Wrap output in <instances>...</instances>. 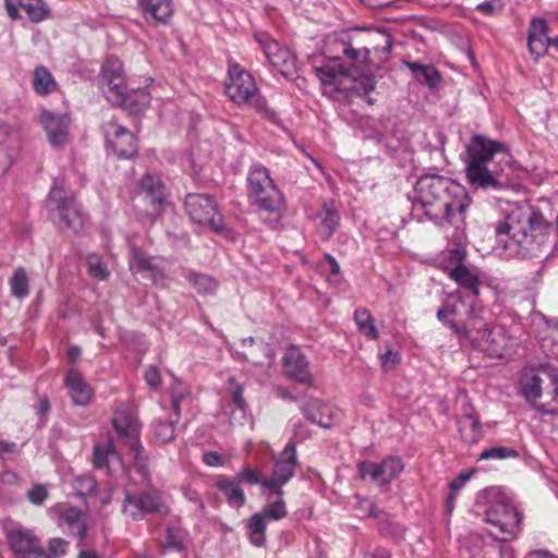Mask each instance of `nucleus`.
<instances>
[{
	"instance_id": "nucleus-14",
	"label": "nucleus",
	"mask_w": 558,
	"mask_h": 558,
	"mask_svg": "<svg viewBox=\"0 0 558 558\" xmlns=\"http://www.w3.org/2000/svg\"><path fill=\"white\" fill-rule=\"evenodd\" d=\"M98 85L109 102L123 101L128 86L123 64L118 58L109 57L102 63Z\"/></svg>"
},
{
	"instance_id": "nucleus-5",
	"label": "nucleus",
	"mask_w": 558,
	"mask_h": 558,
	"mask_svg": "<svg viewBox=\"0 0 558 558\" xmlns=\"http://www.w3.org/2000/svg\"><path fill=\"white\" fill-rule=\"evenodd\" d=\"M248 197L259 215L269 223H277L286 211V199L270 177L269 170L253 165L247 175Z\"/></svg>"
},
{
	"instance_id": "nucleus-19",
	"label": "nucleus",
	"mask_w": 558,
	"mask_h": 558,
	"mask_svg": "<svg viewBox=\"0 0 558 558\" xmlns=\"http://www.w3.org/2000/svg\"><path fill=\"white\" fill-rule=\"evenodd\" d=\"M465 253L462 248H454L448 252V262L446 270L450 279L460 287L470 290L474 295H478L480 279L464 265Z\"/></svg>"
},
{
	"instance_id": "nucleus-44",
	"label": "nucleus",
	"mask_w": 558,
	"mask_h": 558,
	"mask_svg": "<svg viewBox=\"0 0 558 558\" xmlns=\"http://www.w3.org/2000/svg\"><path fill=\"white\" fill-rule=\"evenodd\" d=\"M171 404L174 416L180 418L181 403L190 396L189 387L181 381H175L170 389Z\"/></svg>"
},
{
	"instance_id": "nucleus-55",
	"label": "nucleus",
	"mask_w": 558,
	"mask_h": 558,
	"mask_svg": "<svg viewBox=\"0 0 558 558\" xmlns=\"http://www.w3.org/2000/svg\"><path fill=\"white\" fill-rule=\"evenodd\" d=\"M144 378L146 384L153 389H157L161 384L160 372L155 365H149L145 369Z\"/></svg>"
},
{
	"instance_id": "nucleus-49",
	"label": "nucleus",
	"mask_w": 558,
	"mask_h": 558,
	"mask_svg": "<svg viewBox=\"0 0 558 558\" xmlns=\"http://www.w3.org/2000/svg\"><path fill=\"white\" fill-rule=\"evenodd\" d=\"M70 543L61 537L50 538L47 545L48 554L53 558H60L68 554Z\"/></svg>"
},
{
	"instance_id": "nucleus-45",
	"label": "nucleus",
	"mask_w": 558,
	"mask_h": 558,
	"mask_svg": "<svg viewBox=\"0 0 558 558\" xmlns=\"http://www.w3.org/2000/svg\"><path fill=\"white\" fill-rule=\"evenodd\" d=\"M240 484H246V485H260L263 488H265V483L267 482V478L263 476L262 472L256 469H252L250 466H244L234 476Z\"/></svg>"
},
{
	"instance_id": "nucleus-18",
	"label": "nucleus",
	"mask_w": 558,
	"mask_h": 558,
	"mask_svg": "<svg viewBox=\"0 0 558 558\" xmlns=\"http://www.w3.org/2000/svg\"><path fill=\"white\" fill-rule=\"evenodd\" d=\"M356 468L361 480L364 481L369 477L373 482H378L381 486H389L404 470V464L400 457L390 456L380 463L367 460L361 461L357 463Z\"/></svg>"
},
{
	"instance_id": "nucleus-9",
	"label": "nucleus",
	"mask_w": 558,
	"mask_h": 558,
	"mask_svg": "<svg viewBox=\"0 0 558 558\" xmlns=\"http://www.w3.org/2000/svg\"><path fill=\"white\" fill-rule=\"evenodd\" d=\"M184 208L190 219L216 233L226 230L223 216L214 197L208 194L190 193L185 196Z\"/></svg>"
},
{
	"instance_id": "nucleus-27",
	"label": "nucleus",
	"mask_w": 558,
	"mask_h": 558,
	"mask_svg": "<svg viewBox=\"0 0 558 558\" xmlns=\"http://www.w3.org/2000/svg\"><path fill=\"white\" fill-rule=\"evenodd\" d=\"M93 464L97 470H106L108 474H111L117 465H121V459L112 439L106 444L94 445Z\"/></svg>"
},
{
	"instance_id": "nucleus-11",
	"label": "nucleus",
	"mask_w": 558,
	"mask_h": 558,
	"mask_svg": "<svg viewBox=\"0 0 558 558\" xmlns=\"http://www.w3.org/2000/svg\"><path fill=\"white\" fill-rule=\"evenodd\" d=\"M112 425L117 434L133 453L136 466L144 472L147 464V456L141 444L137 420L125 410H117L112 417Z\"/></svg>"
},
{
	"instance_id": "nucleus-43",
	"label": "nucleus",
	"mask_w": 558,
	"mask_h": 558,
	"mask_svg": "<svg viewBox=\"0 0 558 558\" xmlns=\"http://www.w3.org/2000/svg\"><path fill=\"white\" fill-rule=\"evenodd\" d=\"M122 512L134 521L142 520L145 514L140 504V495L134 496L126 492L122 502Z\"/></svg>"
},
{
	"instance_id": "nucleus-1",
	"label": "nucleus",
	"mask_w": 558,
	"mask_h": 558,
	"mask_svg": "<svg viewBox=\"0 0 558 558\" xmlns=\"http://www.w3.org/2000/svg\"><path fill=\"white\" fill-rule=\"evenodd\" d=\"M383 45H372L369 34L359 31L328 35L324 54L329 63L314 68L323 94L335 101L350 105L354 98L366 97L375 89L374 76H360L371 63L385 62L391 50V40L378 35Z\"/></svg>"
},
{
	"instance_id": "nucleus-59",
	"label": "nucleus",
	"mask_w": 558,
	"mask_h": 558,
	"mask_svg": "<svg viewBox=\"0 0 558 558\" xmlns=\"http://www.w3.org/2000/svg\"><path fill=\"white\" fill-rule=\"evenodd\" d=\"M472 472L459 474L449 485L450 489L454 493L460 490L465 483L470 480Z\"/></svg>"
},
{
	"instance_id": "nucleus-57",
	"label": "nucleus",
	"mask_w": 558,
	"mask_h": 558,
	"mask_svg": "<svg viewBox=\"0 0 558 558\" xmlns=\"http://www.w3.org/2000/svg\"><path fill=\"white\" fill-rule=\"evenodd\" d=\"M203 462L208 466H222L225 464V458L216 451H206L202 457Z\"/></svg>"
},
{
	"instance_id": "nucleus-28",
	"label": "nucleus",
	"mask_w": 558,
	"mask_h": 558,
	"mask_svg": "<svg viewBox=\"0 0 558 558\" xmlns=\"http://www.w3.org/2000/svg\"><path fill=\"white\" fill-rule=\"evenodd\" d=\"M216 487L225 496L229 506L239 509L245 505V493L234 476L218 475L216 477Z\"/></svg>"
},
{
	"instance_id": "nucleus-22",
	"label": "nucleus",
	"mask_w": 558,
	"mask_h": 558,
	"mask_svg": "<svg viewBox=\"0 0 558 558\" xmlns=\"http://www.w3.org/2000/svg\"><path fill=\"white\" fill-rule=\"evenodd\" d=\"M137 10L147 22L166 25L174 12L172 0H136Z\"/></svg>"
},
{
	"instance_id": "nucleus-36",
	"label": "nucleus",
	"mask_w": 558,
	"mask_h": 558,
	"mask_svg": "<svg viewBox=\"0 0 558 558\" xmlns=\"http://www.w3.org/2000/svg\"><path fill=\"white\" fill-rule=\"evenodd\" d=\"M320 219L319 232L328 239L336 231L340 222L339 213L336 210L333 202H324L320 211L317 214Z\"/></svg>"
},
{
	"instance_id": "nucleus-52",
	"label": "nucleus",
	"mask_w": 558,
	"mask_h": 558,
	"mask_svg": "<svg viewBox=\"0 0 558 558\" xmlns=\"http://www.w3.org/2000/svg\"><path fill=\"white\" fill-rule=\"evenodd\" d=\"M166 547L175 550H182V536L181 531L177 527L169 526L166 530Z\"/></svg>"
},
{
	"instance_id": "nucleus-50",
	"label": "nucleus",
	"mask_w": 558,
	"mask_h": 558,
	"mask_svg": "<svg viewBox=\"0 0 558 558\" xmlns=\"http://www.w3.org/2000/svg\"><path fill=\"white\" fill-rule=\"evenodd\" d=\"M421 80H417L420 83H424L429 87H436L440 82V75L437 69L432 64H425L424 68L418 73Z\"/></svg>"
},
{
	"instance_id": "nucleus-47",
	"label": "nucleus",
	"mask_w": 558,
	"mask_h": 558,
	"mask_svg": "<svg viewBox=\"0 0 558 558\" xmlns=\"http://www.w3.org/2000/svg\"><path fill=\"white\" fill-rule=\"evenodd\" d=\"M518 452L510 447H492L480 454V460L515 458Z\"/></svg>"
},
{
	"instance_id": "nucleus-61",
	"label": "nucleus",
	"mask_w": 558,
	"mask_h": 558,
	"mask_svg": "<svg viewBox=\"0 0 558 558\" xmlns=\"http://www.w3.org/2000/svg\"><path fill=\"white\" fill-rule=\"evenodd\" d=\"M51 16V10L44 0H37V23L49 19Z\"/></svg>"
},
{
	"instance_id": "nucleus-29",
	"label": "nucleus",
	"mask_w": 558,
	"mask_h": 558,
	"mask_svg": "<svg viewBox=\"0 0 558 558\" xmlns=\"http://www.w3.org/2000/svg\"><path fill=\"white\" fill-rule=\"evenodd\" d=\"M9 545L20 558H35V539L29 530L13 529L8 533Z\"/></svg>"
},
{
	"instance_id": "nucleus-26",
	"label": "nucleus",
	"mask_w": 558,
	"mask_h": 558,
	"mask_svg": "<svg viewBox=\"0 0 558 558\" xmlns=\"http://www.w3.org/2000/svg\"><path fill=\"white\" fill-rule=\"evenodd\" d=\"M16 132L8 124H0V174L11 167L19 146Z\"/></svg>"
},
{
	"instance_id": "nucleus-20",
	"label": "nucleus",
	"mask_w": 558,
	"mask_h": 558,
	"mask_svg": "<svg viewBox=\"0 0 558 558\" xmlns=\"http://www.w3.org/2000/svg\"><path fill=\"white\" fill-rule=\"evenodd\" d=\"M265 57L271 63V65L283 75L289 76L292 74V71L295 69V57L294 54L287 48L282 47L276 40H267L262 41Z\"/></svg>"
},
{
	"instance_id": "nucleus-58",
	"label": "nucleus",
	"mask_w": 558,
	"mask_h": 558,
	"mask_svg": "<svg viewBox=\"0 0 558 558\" xmlns=\"http://www.w3.org/2000/svg\"><path fill=\"white\" fill-rule=\"evenodd\" d=\"M380 360L383 367L390 369L400 362V355L398 352L388 350L380 356Z\"/></svg>"
},
{
	"instance_id": "nucleus-25",
	"label": "nucleus",
	"mask_w": 558,
	"mask_h": 558,
	"mask_svg": "<svg viewBox=\"0 0 558 558\" xmlns=\"http://www.w3.org/2000/svg\"><path fill=\"white\" fill-rule=\"evenodd\" d=\"M64 380L69 390L68 393L75 405L84 407L89 404L93 389L76 368H71Z\"/></svg>"
},
{
	"instance_id": "nucleus-6",
	"label": "nucleus",
	"mask_w": 558,
	"mask_h": 558,
	"mask_svg": "<svg viewBox=\"0 0 558 558\" xmlns=\"http://www.w3.org/2000/svg\"><path fill=\"white\" fill-rule=\"evenodd\" d=\"M229 83L226 93L231 101L254 109L267 119H274L275 112L268 107L267 100L259 93L254 77L236 63L229 64Z\"/></svg>"
},
{
	"instance_id": "nucleus-41",
	"label": "nucleus",
	"mask_w": 558,
	"mask_h": 558,
	"mask_svg": "<svg viewBox=\"0 0 558 558\" xmlns=\"http://www.w3.org/2000/svg\"><path fill=\"white\" fill-rule=\"evenodd\" d=\"M59 85L45 66H37V95L46 96L57 92Z\"/></svg>"
},
{
	"instance_id": "nucleus-38",
	"label": "nucleus",
	"mask_w": 558,
	"mask_h": 558,
	"mask_svg": "<svg viewBox=\"0 0 558 558\" xmlns=\"http://www.w3.org/2000/svg\"><path fill=\"white\" fill-rule=\"evenodd\" d=\"M178 422L179 418H177V416L170 420L156 418L151 423L154 440L160 444L172 441L174 439L175 424Z\"/></svg>"
},
{
	"instance_id": "nucleus-64",
	"label": "nucleus",
	"mask_w": 558,
	"mask_h": 558,
	"mask_svg": "<svg viewBox=\"0 0 558 558\" xmlns=\"http://www.w3.org/2000/svg\"><path fill=\"white\" fill-rule=\"evenodd\" d=\"M17 475L11 471H4L1 474V482L7 485H14L17 483Z\"/></svg>"
},
{
	"instance_id": "nucleus-17",
	"label": "nucleus",
	"mask_w": 558,
	"mask_h": 558,
	"mask_svg": "<svg viewBox=\"0 0 558 558\" xmlns=\"http://www.w3.org/2000/svg\"><path fill=\"white\" fill-rule=\"evenodd\" d=\"M102 133L108 146L121 159H130L138 151L137 140L134 134L116 120L102 124Z\"/></svg>"
},
{
	"instance_id": "nucleus-37",
	"label": "nucleus",
	"mask_w": 558,
	"mask_h": 558,
	"mask_svg": "<svg viewBox=\"0 0 558 558\" xmlns=\"http://www.w3.org/2000/svg\"><path fill=\"white\" fill-rule=\"evenodd\" d=\"M183 276L199 294H213L218 289V281L206 274L185 269Z\"/></svg>"
},
{
	"instance_id": "nucleus-7",
	"label": "nucleus",
	"mask_w": 558,
	"mask_h": 558,
	"mask_svg": "<svg viewBox=\"0 0 558 558\" xmlns=\"http://www.w3.org/2000/svg\"><path fill=\"white\" fill-rule=\"evenodd\" d=\"M469 335L464 336L462 341L469 342L473 348L485 352L490 357H504L510 345V338L500 326L487 328L484 320L475 315H470Z\"/></svg>"
},
{
	"instance_id": "nucleus-2",
	"label": "nucleus",
	"mask_w": 558,
	"mask_h": 558,
	"mask_svg": "<svg viewBox=\"0 0 558 558\" xmlns=\"http://www.w3.org/2000/svg\"><path fill=\"white\" fill-rule=\"evenodd\" d=\"M413 210L441 226L444 222L459 227L464 222L471 197L457 181L436 173L421 175L413 187Z\"/></svg>"
},
{
	"instance_id": "nucleus-30",
	"label": "nucleus",
	"mask_w": 558,
	"mask_h": 558,
	"mask_svg": "<svg viewBox=\"0 0 558 558\" xmlns=\"http://www.w3.org/2000/svg\"><path fill=\"white\" fill-rule=\"evenodd\" d=\"M59 518L70 529L76 530L78 537V547L85 546V538L87 535V525L85 522L86 512L75 507H61L59 508Z\"/></svg>"
},
{
	"instance_id": "nucleus-51",
	"label": "nucleus",
	"mask_w": 558,
	"mask_h": 558,
	"mask_svg": "<svg viewBox=\"0 0 558 558\" xmlns=\"http://www.w3.org/2000/svg\"><path fill=\"white\" fill-rule=\"evenodd\" d=\"M74 487L80 495H90L96 492L97 483L92 476L83 475L75 478Z\"/></svg>"
},
{
	"instance_id": "nucleus-46",
	"label": "nucleus",
	"mask_w": 558,
	"mask_h": 558,
	"mask_svg": "<svg viewBox=\"0 0 558 558\" xmlns=\"http://www.w3.org/2000/svg\"><path fill=\"white\" fill-rule=\"evenodd\" d=\"M88 274L97 280H105L109 276V271L101 260L100 256L92 254L87 256Z\"/></svg>"
},
{
	"instance_id": "nucleus-54",
	"label": "nucleus",
	"mask_w": 558,
	"mask_h": 558,
	"mask_svg": "<svg viewBox=\"0 0 558 558\" xmlns=\"http://www.w3.org/2000/svg\"><path fill=\"white\" fill-rule=\"evenodd\" d=\"M446 306H447V311H448V316H451L450 318H461V319L468 318L466 308H469L470 306H466L464 302H462V301H457L456 303L446 302Z\"/></svg>"
},
{
	"instance_id": "nucleus-48",
	"label": "nucleus",
	"mask_w": 558,
	"mask_h": 558,
	"mask_svg": "<svg viewBox=\"0 0 558 558\" xmlns=\"http://www.w3.org/2000/svg\"><path fill=\"white\" fill-rule=\"evenodd\" d=\"M228 391L234 402V404L242 411L246 407V402L243 398V387L234 377L228 378Z\"/></svg>"
},
{
	"instance_id": "nucleus-33",
	"label": "nucleus",
	"mask_w": 558,
	"mask_h": 558,
	"mask_svg": "<svg viewBox=\"0 0 558 558\" xmlns=\"http://www.w3.org/2000/svg\"><path fill=\"white\" fill-rule=\"evenodd\" d=\"M466 313H468V318L466 319L449 318L447 306H446V303H445L441 307L438 308V311L436 313V316L446 327L451 329L452 332L460 340H462L463 337L468 336L469 332H470L468 328L474 327V324L470 325V315H474L472 307L466 308Z\"/></svg>"
},
{
	"instance_id": "nucleus-3",
	"label": "nucleus",
	"mask_w": 558,
	"mask_h": 558,
	"mask_svg": "<svg viewBox=\"0 0 558 558\" xmlns=\"http://www.w3.org/2000/svg\"><path fill=\"white\" fill-rule=\"evenodd\" d=\"M511 154L506 144L483 134L471 136L461 155L465 178L471 186L501 191L509 182L505 173L511 168Z\"/></svg>"
},
{
	"instance_id": "nucleus-62",
	"label": "nucleus",
	"mask_w": 558,
	"mask_h": 558,
	"mask_svg": "<svg viewBox=\"0 0 558 558\" xmlns=\"http://www.w3.org/2000/svg\"><path fill=\"white\" fill-rule=\"evenodd\" d=\"M476 10L484 13L485 15H494L497 12L496 5L493 1H486L478 3Z\"/></svg>"
},
{
	"instance_id": "nucleus-4",
	"label": "nucleus",
	"mask_w": 558,
	"mask_h": 558,
	"mask_svg": "<svg viewBox=\"0 0 558 558\" xmlns=\"http://www.w3.org/2000/svg\"><path fill=\"white\" fill-rule=\"evenodd\" d=\"M526 223L527 229L512 217L500 221L496 226L498 243L505 250H513L518 254L538 255L547 241L550 226L539 210H533Z\"/></svg>"
},
{
	"instance_id": "nucleus-15",
	"label": "nucleus",
	"mask_w": 558,
	"mask_h": 558,
	"mask_svg": "<svg viewBox=\"0 0 558 558\" xmlns=\"http://www.w3.org/2000/svg\"><path fill=\"white\" fill-rule=\"evenodd\" d=\"M296 464V447L289 441L280 456L274 458L272 475L267 478L265 489L281 494L282 487L294 476Z\"/></svg>"
},
{
	"instance_id": "nucleus-34",
	"label": "nucleus",
	"mask_w": 558,
	"mask_h": 558,
	"mask_svg": "<svg viewBox=\"0 0 558 558\" xmlns=\"http://www.w3.org/2000/svg\"><path fill=\"white\" fill-rule=\"evenodd\" d=\"M459 433L465 444L473 445L482 438L480 417L473 413H465L459 421Z\"/></svg>"
},
{
	"instance_id": "nucleus-21",
	"label": "nucleus",
	"mask_w": 558,
	"mask_h": 558,
	"mask_svg": "<svg viewBox=\"0 0 558 558\" xmlns=\"http://www.w3.org/2000/svg\"><path fill=\"white\" fill-rule=\"evenodd\" d=\"M549 27L545 19L533 17L529 27L527 46L534 59L543 57L550 47Z\"/></svg>"
},
{
	"instance_id": "nucleus-42",
	"label": "nucleus",
	"mask_w": 558,
	"mask_h": 558,
	"mask_svg": "<svg viewBox=\"0 0 558 558\" xmlns=\"http://www.w3.org/2000/svg\"><path fill=\"white\" fill-rule=\"evenodd\" d=\"M11 292L15 298L23 299L28 294L29 284L26 272L17 268L10 279Z\"/></svg>"
},
{
	"instance_id": "nucleus-63",
	"label": "nucleus",
	"mask_w": 558,
	"mask_h": 558,
	"mask_svg": "<svg viewBox=\"0 0 558 558\" xmlns=\"http://www.w3.org/2000/svg\"><path fill=\"white\" fill-rule=\"evenodd\" d=\"M276 391H277V396L283 400H290V401H294V402L299 400V398L295 395L291 393L289 391V389H287L282 386H279Z\"/></svg>"
},
{
	"instance_id": "nucleus-24",
	"label": "nucleus",
	"mask_w": 558,
	"mask_h": 558,
	"mask_svg": "<svg viewBox=\"0 0 558 558\" xmlns=\"http://www.w3.org/2000/svg\"><path fill=\"white\" fill-rule=\"evenodd\" d=\"M300 410L304 417L319 427L330 428L332 425V409L318 398L308 397L301 404Z\"/></svg>"
},
{
	"instance_id": "nucleus-39",
	"label": "nucleus",
	"mask_w": 558,
	"mask_h": 558,
	"mask_svg": "<svg viewBox=\"0 0 558 558\" xmlns=\"http://www.w3.org/2000/svg\"><path fill=\"white\" fill-rule=\"evenodd\" d=\"M354 320L359 330L368 339L376 340L379 337L374 324V317L365 307H359L354 312Z\"/></svg>"
},
{
	"instance_id": "nucleus-13",
	"label": "nucleus",
	"mask_w": 558,
	"mask_h": 558,
	"mask_svg": "<svg viewBox=\"0 0 558 558\" xmlns=\"http://www.w3.org/2000/svg\"><path fill=\"white\" fill-rule=\"evenodd\" d=\"M281 365L283 376L290 381L306 388L316 387V377L311 369L310 360L299 345H288Z\"/></svg>"
},
{
	"instance_id": "nucleus-56",
	"label": "nucleus",
	"mask_w": 558,
	"mask_h": 558,
	"mask_svg": "<svg viewBox=\"0 0 558 558\" xmlns=\"http://www.w3.org/2000/svg\"><path fill=\"white\" fill-rule=\"evenodd\" d=\"M20 448L15 442L0 440V459L11 460L19 454Z\"/></svg>"
},
{
	"instance_id": "nucleus-23",
	"label": "nucleus",
	"mask_w": 558,
	"mask_h": 558,
	"mask_svg": "<svg viewBox=\"0 0 558 558\" xmlns=\"http://www.w3.org/2000/svg\"><path fill=\"white\" fill-rule=\"evenodd\" d=\"M542 378L539 375H532L530 378L521 381V393L531 407L537 412L556 416L558 415V404L554 403L548 405L546 403L538 402L542 397Z\"/></svg>"
},
{
	"instance_id": "nucleus-60",
	"label": "nucleus",
	"mask_w": 558,
	"mask_h": 558,
	"mask_svg": "<svg viewBox=\"0 0 558 558\" xmlns=\"http://www.w3.org/2000/svg\"><path fill=\"white\" fill-rule=\"evenodd\" d=\"M34 1L35 0H17L20 10L26 13L31 22L35 21Z\"/></svg>"
},
{
	"instance_id": "nucleus-53",
	"label": "nucleus",
	"mask_w": 558,
	"mask_h": 558,
	"mask_svg": "<svg viewBox=\"0 0 558 558\" xmlns=\"http://www.w3.org/2000/svg\"><path fill=\"white\" fill-rule=\"evenodd\" d=\"M539 371L546 375L553 385V403L558 404V369L551 365H543Z\"/></svg>"
},
{
	"instance_id": "nucleus-31",
	"label": "nucleus",
	"mask_w": 558,
	"mask_h": 558,
	"mask_svg": "<svg viewBox=\"0 0 558 558\" xmlns=\"http://www.w3.org/2000/svg\"><path fill=\"white\" fill-rule=\"evenodd\" d=\"M141 190L146 194L155 211H160L166 202L165 185L161 180L151 174H146L140 183Z\"/></svg>"
},
{
	"instance_id": "nucleus-35",
	"label": "nucleus",
	"mask_w": 558,
	"mask_h": 558,
	"mask_svg": "<svg viewBox=\"0 0 558 558\" xmlns=\"http://www.w3.org/2000/svg\"><path fill=\"white\" fill-rule=\"evenodd\" d=\"M129 265L133 272H148L151 278H155L159 272L158 268L153 264V257L136 246L131 247Z\"/></svg>"
},
{
	"instance_id": "nucleus-40",
	"label": "nucleus",
	"mask_w": 558,
	"mask_h": 558,
	"mask_svg": "<svg viewBox=\"0 0 558 558\" xmlns=\"http://www.w3.org/2000/svg\"><path fill=\"white\" fill-rule=\"evenodd\" d=\"M140 504L142 506V510L144 514L147 513H159V514H168L169 508L162 501L160 495L158 493L143 492L140 494Z\"/></svg>"
},
{
	"instance_id": "nucleus-10",
	"label": "nucleus",
	"mask_w": 558,
	"mask_h": 558,
	"mask_svg": "<svg viewBox=\"0 0 558 558\" xmlns=\"http://www.w3.org/2000/svg\"><path fill=\"white\" fill-rule=\"evenodd\" d=\"M47 205L51 210H57L58 225L62 230L77 233L83 229L85 218L81 206L73 197H68L62 187H51Z\"/></svg>"
},
{
	"instance_id": "nucleus-12",
	"label": "nucleus",
	"mask_w": 558,
	"mask_h": 558,
	"mask_svg": "<svg viewBox=\"0 0 558 558\" xmlns=\"http://www.w3.org/2000/svg\"><path fill=\"white\" fill-rule=\"evenodd\" d=\"M484 521L498 529L501 542H508L514 538L519 532L522 514L510 501L501 500L486 509Z\"/></svg>"
},
{
	"instance_id": "nucleus-16",
	"label": "nucleus",
	"mask_w": 558,
	"mask_h": 558,
	"mask_svg": "<svg viewBox=\"0 0 558 558\" xmlns=\"http://www.w3.org/2000/svg\"><path fill=\"white\" fill-rule=\"evenodd\" d=\"M38 119L50 146L54 149H63L70 142L71 116L66 112L41 109Z\"/></svg>"
},
{
	"instance_id": "nucleus-8",
	"label": "nucleus",
	"mask_w": 558,
	"mask_h": 558,
	"mask_svg": "<svg viewBox=\"0 0 558 558\" xmlns=\"http://www.w3.org/2000/svg\"><path fill=\"white\" fill-rule=\"evenodd\" d=\"M267 505L259 512L254 513L246 522L250 542L257 547L266 545V521H278L288 515L283 492L267 495Z\"/></svg>"
},
{
	"instance_id": "nucleus-32",
	"label": "nucleus",
	"mask_w": 558,
	"mask_h": 558,
	"mask_svg": "<svg viewBox=\"0 0 558 558\" xmlns=\"http://www.w3.org/2000/svg\"><path fill=\"white\" fill-rule=\"evenodd\" d=\"M123 98V101H116L114 105L123 107L131 114L143 112L150 104V95L146 88H138L131 92L126 89Z\"/></svg>"
}]
</instances>
